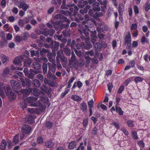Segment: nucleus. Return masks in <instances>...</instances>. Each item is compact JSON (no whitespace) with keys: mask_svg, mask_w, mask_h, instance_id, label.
<instances>
[{"mask_svg":"<svg viewBox=\"0 0 150 150\" xmlns=\"http://www.w3.org/2000/svg\"><path fill=\"white\" fill-rule=\"evenodd\" d=\"M38 98L33 96L29 97L25 99V102L30 103L31 106H38L43 105L48 103V98L45 96H41L40 100L35 103Z\"/></svg>","mask_w":150,"mask_h":150,"instance_id":"nucleus-1","label":"nucleus"},{"mask_svg":"<svg viewBox=\"0 0 150 150\" xmlns=\"http://www.w3.org/2000/svg\"><path fill=\"white\" fill-rule=\"evenodd\" d=\"M19 94H20L22 93L24 97L27 96H28L30 92H33V95L35 96H38L39 94V91L37 88H33L32 89L31 88H28V89H22L21 92H19L18 91H16Z\"/></svg>","mask_w":150,"mask_h":150,"instance_id":"nucleus-2","label":"nucleus"},{"mask_svg":"<svg viewBox=\"0 0 150 150\" xmlns=\"http://www.w3.org/2000/svg\"><path fill=\"white\" fill-rule=\"evenodd\" d=\"M62 14H58L56 15L54 17V19H60L62 20L61 22H67L69 23L70 22V21L66 17L63 16V14L67 16H69L70 14V12L67 11L61 10L60 11Z\"/></svg>","mask_w":150,"mask_h":150,"instance_id":"nucleus-3","label":"nucleus"},{"mask_svg":"<svg viewBox=\"0 0 150 150\" xmlns=\"http://www.w3.org/2000/svg\"><path fill=\"white\" fill-rule=\"evenodd\" d=\"M6 93L7 95L11 100H14L16 98V96L13 92L11 91V88L8 86L7 87V90L6 91Z\"/></svg>","mask_w":150,"mask_h":150,"instance_id":"nucleus-4","label":"nucleus"},{"mask_svg":"<svg viewBox=\"0 0 150 150\" xmlns=\"http://www.w3.org/2000/svg\"><path fill=\"white\" fill-rule=\"evenodd\" d=\"M86 30H87L86 29V28H84L83 29V33L86 35V36L87 37L86 39L87 40H86V39H85V40L86 42H87V41L88 40V41H89V37L88 36V33L87 31H86ZM86 42V49H89L90 48H91L92 47V45L91 43L90 42Z\"/></svg>","mask_w":150,"mask_h":150,"instance_id":"nucleus-5","label":"nucleus"},{"mask_svg":"<svg viewBox=\"0 0 150 150\" xmlns=\"http://www.w3.org/2000/svg\"><path fill=\"white\" fill-rule=\"evenodd\" d=\"M21 131L23 134H29L32 131L31 127L28 125H25L22 126Z\"/></svg>","mask_w":150,"mask_h":150,"instance_id":"nucleus-6","label":"nucleus"},{"mask_svg":"<svg viewBox=\"0 0 150 150\" xmlns=\"http://www.w3.org/2000/svg\"><path fill=\"white\" fill-rule=\"evenodd\" d=\"M10 83L12 87L15 89H19L21 88V86L19 83L18 82H16L15 80H11Z\"/></svg>","mask_w":150,"mask_h":150,"instance_id":"nucleus-7","label":"nucleus"},{"mask_svg":"<svg viewBox=\"0 0 150 150\" xmlns=\"http://www.w3.org/2000/svg\"><path fill=\"white\" fill-rule=\"evenodd\" d=\"M18 6L20 8H22L25 11H26L29 6L24 1H21L20 3L18 5Z\"/></svg>","mask_w":150,"mask_h":150,"instance_id":"nucleus-8","label":"nucleus"},{"mask_svg":"<svg viewBox=\"0 0 150 150\" xmlns=\"http://www.w3.org/2000/svg\"><path fill=\"white\" fill-rule=\"evenodd\" d=\"M47 64L48 66L49 71L54 73L56 71V64L53 62H52V64L48 62Z\"/></svg>","mask_w":150,"mask_h":150,"instance_id":"nucleus-9","label":"nucleus"},{"mask_svg":"<svg viewBox=\"0 0 150 150\" xmlns=\"http://www.w3.org/2000/svg\"><path fill=\"white\" fill-rule=\"evenodd\" d=\"M5 89V86L4 85L3 83L0 82V95L2 98L5 97L4 91Z\"/></svg>","mask_w":150,"mask_h":150,"instance_id":"nucleus-10","label":"nucleus"},{"mask_svg":"<svg viewBox=\"0 0 150 150\" xmlns=\"http://www.w3.org/2000/svg\"><path fill=\"white\" fill-rule=\"evenodd\" d=\"M35 32L36 34L38 35H40L42 34L45 36H47L49 33L48 29H45L44 31L40 30L38 29H36L35 30Z\"/></svg>","mask_w":150,"mask_h":150,"instance_id":"nucleus-11","label":"nucleus"},{"mask_svg":"<svg viewBox=\"0 0 150 150\" xmlns=\"http://www.w3.org/2000/svg\"><path fill=\"white\" fill-rule=\"evenodd\" d=\"M21 80L22 86H25L26 84L28 86H30L31 85V81L27 78H25V80L23 78H21Z\"/></svg>","mask_w":150,"mask_h":150,"instance_id":"nucleus-12","label":"nucleus"},{"mask_svg":"<svg viewBox=\"0 0 150 150\" xmlns=\"http://www.w3.org/2000/svg\"><path fill=\"white\" fill-rule=\"evenodd\" d=\"M76 57L73 51L71 53V56L70 59H69V64L70 67H73V64L76 62Z\"/></svg>","mask_w":150,"mask_h":150,"instance_id":"nucleus-13","label":"nucleus"},{"mask_svg":"<svg viewBox=\"0 0 150 150\" xmlns=\"http://www.w3.org/2000/svg\"><path fill=\"white\" fill-rule=\"evenodd\" d=\"M23 57L21 56L16 57L14 60V63L17 65H20L21 61L23 60Z\"/></svg>","mask_w":150,"mask_h":150,"instance_id":"nucleus-14","label":"nucleus"},{"mask_svg":"<svg viewBox=\"0 0 150 150\" xmlns=\"http://www.w3.org/2000/svg\"><path fill=\"white\" fill-rule=\"evenodd\" d=\"M0 57L2 62L4 64H6L7 62L9 60L8 57L3 54H0Z\"/></svg>","mask_w":150,"mask_h":150,"instance_id":"nucleus-15","label":"nucleus"},{"mask_svg":"<svg viewBox=\"0 0 150 150\" xmlns=\"http://www.w3.org/2000/svg\"><path fill=\"white\" fill-rule=\"evenodd\" d=\"M131 36L129 32L126 33V35L125 38V41L126 44L131 42Z\"/></svg>","mask_w":150,"mask_h":150,"instance_id":"nucleus-16","label":"nucleus"},{"mask_svg":"<svg viewBox=\"0 0 150 150\" xmlns=\"http://www.w3.org/2000/svg\"><path fill=\"white\" fill-rule=\"evenodd\" d=\"M80 108L81 110L84 113L86 112L87 110V107L86 104L84 103H81L80 104Z\"/></svg>","mask_w":150,"mask_h":150,"instance_id":"nucleus-17","label":"nucleus"},{"mask_svg":"<svg viewBox=\"0 0 150 150\" xmlns=\"http://www.w3.org/2000/svg\"><path fill=\"white\" fill-rule=\"evenodd\" d=\"M93 10L94 11H100V8L99 7L100 4L98 2H95L93 4Z\"/></svg>","mask_w":150,"mask_h":150,"instance_id":"nucleus-18","label":"nucleus"},{"mask_svg":"<svg viewBox=\"0 0 150 150\" xmlns=\"http://www.w3.org/2000/svg\"><path fill=\"white\" fill-rule=\"evenodd\" d=\"M124 5L122 3H120L119 5L118 12L120 15H121L124 10Z\"/></svg>","mask_w":150,"mask_h":150,"instance_id":"nucleus-19","label":"nucleus"},{"mask_svg":"<svg viewBox=\"0 0 150 150\" xmlns=\"http://www.w3.org/2000/svg\"><path fill=\"white\" fill-rule=\"evenodd\" d=\"M92 32V34L91 35V41L92 43L94 44L96 41V39L97 38V37L96 35V31Z\"/></svg>","mask_w":150,"mask_h":150,"instance_id":"nucleus-20","label":"nucleus"},{"mask_svg":"<svg viewBox=\"0 0 150 150\" xmlns=\"http://www.w3.org/2000/svg\"><path fill=\"white\" fill-rule=\"evenodd\" d=\"M76 145V142L75 141H72L69 143L68 148L70 149H73L75 148Z\"/></svg>","mask_w":150,"mask_h":150,"instance_id":"nucleus-21","label":"nucleus"},{"mask_svg":"<svg viewBox=\"0 0 150 150\" xmlns=\"http://www.w3.org/2000/svg\"><path fill=\"white\" fill-rule=\"evenodd\" d=\"M59 43L56 41H53L51 43V46L52 48L57 50L59 47Z\"/></svg>","mask_w":150,"mask_h":150,"instance_id":"nucleus-22","label":"nucleus"},{"mask_svg":"<svg viewBox=\"0 0 150 150\" xmlns=\"http://www.w3.org/2000/svg\"><path fill=\"white\" fill-rule=\"evenodd\" d=\"M10 72V69L8 67H6L3 70L2 73V76L5 77Z\"/></svg>","mask_w":150,"mask_h":150,"instance_id":"nucleus-23","label":"nucleus"},{"mask_svg":"<svg viewBox=\"0 0 150 150\" xmlns=\"http://www.w3.org/2000/svg\"><path fill=\"white\" fill-rule=\"evenodd\" d=\"M54 143L52 140L47 141L45 142V145L47 148H50L52 147Z\"/></svg>","mask_w":150,"mask_h":150,"instance_id":"nucleus-24","label":"nucleus"},{"mask_svg":"<svg viewBox=\"0 0 150 150\" xmlns=\"http://www.w3.org/2000/svg\"><path fill=\"white\" fill-rule=\"evenodd\" d=\"M28 22V20H26L25 22H24V20L20 19L19 20L18 23L20 27H22L24 26L25 23H27Z\"/></svg>","mask_w":150,"mask_h":150,"instance_id":"nucleus-25","label":"nucleus"},{"mask_svg":"<svg viewBox=\"0 0 150 150\" xmlns=\"http://www.w3.org/2000/svg\"><path fill=\"white\" fill-rule=\"evenodd\" d=\"M6 146L7 143L6 141L4 139H3L1 142L0 148L2 150H4L6 148Z\"/></svg>","mask_w":150,"mask_h":150,"instance_id":"nucleus-26","label":"nucleus"},{"mask_svg":"<svg viewBox=\"0 0 150 150\" xmlns=\"http://www.w3.org/2000/svg\"><path fill=\"white\" fill-rule=\"evenodd\" d=\"M32 62V60L30 58H28L24 62V65L27 67H29Z\"/></svg>","mask_w":150,"mask_h":150,"instance_id":"nucleus-27","label":"nucleus"},{"mask_svg":"<svg viewBox=\"0 0 150 150\" xmlns=\"http://www.w3.org/2000/svg\"><path fill=\"white\" fill-rule=\"evenodd\" d=\"M87 23H88V24L89 23H90V25H84V28H86V29L87 30H89L88 28H92L93 27V23H94V22L91 21H88Z\"/></svg>","mask_w":150,"mask_h":150,"instance_id":"nucleus-28","label":"nucleus"},{"mask_svg":"<svg viewBox=\"0 0 150 150\" xmlns=\"http://www.w3.org/2000/svg\"><path fill=\"white\" fill-rule=\"evenodd\" d=\"M33 68L36 70H39L41 67L40 64L38 62H33Z\"/></svg>","mask_w":150,"mask_h":150,"instance_id":"nucleus-29","label":"nucleus"},{"mask_svg":"<svg viewBox=\"0 0 150 150\" xmlns=\"http://www.w3.org/2000/svg\"><path fill=\"white\" fill-rule=\"evenodd\" d=\"M22 36V40H25L28 39L30 36V35L29 33L27 32H24Z\"/></svg>","mask_w":150,"mask_h":150,"instance_id":"nucleus-30","label":"nucleus"},{"mask_svg":"<svg viewBox=\"0 0 150 150\" xmlns=\"http://www.w3.org/2000/svg\"><path fill=\"white\" fill-rule=\"evenodd\" d=\"M32 83L33 86L36 87H38L40 85V81L37 79H34Z\"/></svg>","mask_w":150,"mask_h":150,"instance_id":"nucleus-31","label":"nucleus"},{"mask_svg":"<svg viewBox=\"0 0 150 150\" xmlns=\"http://www.w3.org/2000/svg\"><path fill=\"white\" fill-rule=\"evenodd\" d=\"M71 98L74 101L77 102L80 101L81 100V98L79 96L76 95H72L71 97Z\"/></svg>","mask_w":150,"mask_h":150,"instance_id":"nucleus-32","label":"nucleus"},{"mask_svg":"<svg viewBox=\"0 0 150 150\" xmlns=\"http://www.w3.org/2000/svg\"><path fill=\"white\" fill-rule=\"evenodd\" d=\"M47 56L49 59L50 62H54V60L52 54L51 53L48 52L47 55Z\"/></svg>","mask_w":150,"mask_h":150,"instance_id":"nucleus-33","label":"nucleus"},{"mask_svg":"<svg viewBox=\"0 0 150 150\" xmlns=\"http://www.w3.org/2000/svg\"><path fill=\"white\" fill-rule=\"evenodd\" d=\"M11 69L12 71H14L16 70L22 71L23 69V68L20 67H14L13 65H12L11 66Z\"/></svg>","mask_w":150,"mask_h":150,"instance_id":"nucleus-34","label":"nucleus"},{"mask_svg":"<svg viewBox=\"0 0 150 150\" xmlns=\"http://www.w3.org/2000/svg\"><path fill=\"white\" fill-rule=\"evenodd\" d=\"M116 110L117 112H118L119 115H122L123 114V112L120 107H118L116 105L115 107Z\"/></svg>","mask_w":150,"mask_h":150,"instance_id":"nucleus-35","label":"nucleus"},{"mask_svg":"<svg viewBox=\"0 0 150 150\" xmlns=\"http://www.w3.org/2000/svg\"><path fill=\"white\" fill-rule=\"evenodd\" d=\"M43 72L44 74H46L47 70V65L45 63H43L42 66Z\"/></svg>","mask_w":150,"mask_h":150,"instance_id":"nucleus-36","label":"nucleus"},{"mask_svg":"<svg viewBox=\"0 0 150 150\" xmlns=\"http://www.w3.org/2000/svg\"><path fill=\"white\" fill-rule=\"evenodd\" d=\"M97 1L100 3L101 5H103V6H104L105 8H107V4L108 3L107 1L105 0L103 1H100L99 0H97Z\"/></svg>","mask_w":150,"mask_h":150,"instance_id":"nucleus-37","label":"nucleus"},{"mask_svg":"<svg viewBox=\"0 0 150 150\" xmlns=\"http://www.w3.org/2000/svg\"><path fill=\"white\" fill-rule=\"evenodd\" d=\"M18 134H17L15 136L13 139V142L15 144H16L18 142Z\"/></svg>","mask_w":150,"mask_h":150,"instance_id":"nucleus-38","label":"nucleus"},{"mask_svg":"<svg viewBox=\"0 0 150 150\" xmlns=\"http://www.w3.org/2000/svg\"><path fill=\"white\" fill-rule=\"evenodd\" d=\"M53 125V123L50 121H48L46 122V127L48 129L51 128Z\"/></svg>","mask_w":150,"mask_h":150,"instance_id":"nucleus-39","label":"nucleus"},{"mask_svg":"<svg viewBox=\"0 0 150 150\" xmlns=\"http://www.w3.org/2000/svg\"><path fill=\"white\" fill-rule=\"evenodd\" d=\"M143 79L139 76H137L134 79V81L136 83H139L142 81Z\"/></svg>","mask_w":150,"mask_h":150,"instance_id":"nucleus-40","label":"nucleus"},{"mask_svg":"<svg viewBox=\"0 0 150 150\" xmlns=\"http://www.w3.org/2000/svg\"><path fill=\"white\" fill-rule=\"evenodd\" d=\"M88 120L87 118H85L83 120V126L84 127H86L87 126L88 124Z\"/></svg>","mask_w":150,"mask_h":150,"instance_id":"nucleus-41","label":"nucleus"},{"mask_svg":"<svg viewBox=\"0 0 150 150\" xmlns=\"http://www.w3.org/2000/svg\"><path fill=\"white\" fill-rule=\"evenodd\" d=\"M69 89L67 88H66L65 89V91L62 92L61 95V97H64L69 92Z\"/></svg>","mask_w":150,"mask_h":150,"instance_id":"nucleus-42","label":"nucleus"},{"mask_svg":"<svg viewBox=\"0 0 150 150\" xmlns=\"http://www.w3.org/2000/svg\"><path fill=\"white\" fill-rule=\"evenodd\" d=\"M145 11H147L150 9V4L146 2L145 5Z\"/></svg>","mask_w":150,"mask_h":150,"instance_id":"nucleus-43","label":"nucleus"},{"mask_svg":"<svg viewBox=\"0 0 150 150\" xmlns=\"http://www.w3.org/2000/svg\"><path fill=\"white\" fill-rule=\"evenodd\" d=\"M78 63L80 66H82L84 65L85 61L83 59L81 58L79 60Z\"/></svg>","mask_w":150,"mask_h":150,"instance_id":"nucleus-44","label":"nucleus"},{"mask_svg":"<svg viewBox=\"0 0 150 150\" xmlns=\"http://www.w3.org/2000/svg\"><path fill=\"white\" fill-rule=\"evenodd\" d=\"M27 121H29V123H33V119L32 115H29L27 119Z\"/></svg>","mask_w":150,"mask_h":150,"instance_id":"nucleus-45","label":"nucleus"},{"mask_svg":"<svg viewBox=\"0 0 150 150\" xmlns=\"http://www.w3.org/2000/svg\"><path fill=\"white\" fill-rule=\"evenodd\" d=\"M15 39L16 41L18 42H20L21 41L23 40L22 36H16L15 38Z\"/></svg>","mask_w":150,"mask_h":150,"instance_id":"nucleus-46","label":"nucleus"},{"mask_svg":"<svg viewBox=\"0 0 150 150\" xmlns=\"http://www.w3.org/2000/svg\"><path fill=\"white\" fill-rule=\"evenodd\" d=\"M20 106L21 108L24 110L27 107V104L25 103V102H22L20 103Z\"/></svg>","mask_w":150,"mask_h":150,"instance_id":"nucleus-47","label":"nucleus"},{"mask_svg":"<svg viewBox=\"0 0 150 150\" xmlns=\"http://www.w3.org/2000/svg\"><path fill=\"white\" fill-rule=\"evenodd\" d=\"M85 18L86 21H83L82 22V24L83 25L87 23V22L89 21V16L88 15H85Z\"/></svg>","mask_w":150,"mask_h":150,"instance_id":"nucleus-48","label":"nucleus"},{"mask_svg":"<svg viewBox=\"0 0 150 150\" xmlns=\"http://www.w3.org/2000/svg\"><path fill=\"white\" fill-rule=\"evenodd\" d=\"M78 17L79 18L78 19L77 17L75 18V20L77 22H79V20H81L83 19V17H81V16L80 14H78L77 15Z\"/></svg>","mask_w":150,"mask_h":150,"instance_id":"nucleus-49","label":"nucleus"},{"mask_svg":"<svg viewBox=\"0 0 150 150\" xmlns=\"http://www.w3.org/2000/svg\"><path fill=\"white\" fill-rule=\"evenodd\" d=\"M94 47L97 49H100L101 47V44L99 42L96 43L94 45Z\"/></svg>","mask_w":150,"mask_h":150,"instance_id":"nucleus-50","label":"nucleus"},{"mask_svg":"<svg viewBox=\"0 0 150 150\" xmlns=\"http://www.w3.org/2000/svg\"><path fill=\"white\" fill-rule=\"evenodd\" d=\"M37 142L38 144H42L43 142V139L41 137H39L37 139Z\"/></svg>","mask_w":150,"mask_h":150,"instance_id":"nucleus-51","label":"nucleus"},{"mask_svg":"<svg viewBox=\"0 0 150 150\" xmlns=\"http://www.w3.org/2000/svg\"><path fill=\"white\" fill-rule=\"evenodd\" d=\"M88 105L89 108H92L93 105V101L92 99L91 100L88 102Z\"/></svg>","mask_w":150,"mask_h":150,"instance_id":"nucleus-52","label":"nucleus"},{"mask_svg":"<svg viewBox=\"0 0 150 150\" xmlns=\"http://www.w3.org/2000/svg\"><path fill=\"white\" fill-rule=\"evenodd\" d=\"M88 4V1H85L83 2V4L82 5H79L78 6L80 8H83L85 6L87 5Z\"/></svg>","mask_w":150,"mask_h":150,"instance_id":"nucleus-53","label":"nucleus"},{"mask_svg":"<svg viewBox=\"0 0 150 150\" xmlns=\"http://www.w3.org/2000/svg\"><path fill=\"white\" fill-rule=\"evenodd\" d=\"M137 28V24L136 23H133L132 24L131 29V30H135Z\"/></svg>","mask_w":150,"mask_h":150,"instance_id":"nucleus-54","label":"nucleus"},{"mask_svg":"<svg viewBox=\"0 0 150 150\" xmlns=\"http://www.w3.org/2000/svg\"><path fill=\"white\" fill-rule=\"evenodd\" d=\"M97 132V128L96 127H94L92 130V133L93 135H96Z\"/></svg>","mask_w":150,"mask_h":150,"instance_id":"nucleus-55","label":"nucleus"},{"mask_svg":"<svg viewBox=\"0 0 150 150\" xmlns=\"http://www.w3.org/2000/svg\"><path fill=\"white\" fill-rule=\"evenodd\" d=\"M99 105L100 104L99 103L97 105V107L98 108H99L100 106L102 109L104 110H105L106 109L107 107L105 105L103 104H101L100 106Z\"/></svg>","mask_w":150,"mask_h":150,"instance_id":"nucleus-56","label":"nucleus"},{"mask_svg":"<svg viewBox=\"0 0 150 150\" xmlns=\"http://www.w3.org/2000/svg\"><path fill=\"white\" fill-rule=\"evenodd\" d=\"M124 87L123 86H121L118 89L117 93L119 94L121 93L124 90Z\"/></svg>","mask_w":150,"mask_h":150,"instance_id":"nucleus-57","label":"nucleus"},{"mask_svg":"<svg viewBox=\"0 0 150 150\" xmlns=\"http://www.w3.org/2000/svg\"><path fill=\"white\" fill-rule=\"evenodd\" d=\"M138 144L140 147H144V144L142 141H139L138 142Z\"/></svg>","mask_w":150,"mask_h":150,"instance_id":"nucleus-58","label":"nucleus"},{"mask_svg":"<svg viewBox=\"0 0 150 150\" xmlns=\"http://www.w3.org/2000/svg\"><path fill=\"white\" fill-rule=\"evenodd\" d=\"M148 41V39L145 38V36H143L141 39V42L143 44H144Z\"/></svg>","mask_w":150,"mask_h":150,"instance_id":"nucleus-59","label":"nucleus"},{"mask_svg":"<svg viewBox=\"0 0 150 150\" xmlns=\"http://www.w3.org/2000/svg\"><path fill=\"white\" fill-rule=\"evenodd\" d=\"M45 24L42 23L39 25V27L40 28L41 30H42L44 31V30H45V29H47V28H45Z\"/></svg>","mask_w":150,"mask_h":150,"instance_id":"nucleus-60","label":"nucleus"},{"mask_svg":"<svg viewBox=\"0 0 150 150\" xmlns=\"http://www.w3.org/2000/svg\"><path fill=\"white\" fill-rule=\"evenodd\" d=\"M94 53V52L93 50H91V51H89L86 52V55H89L91 56L92 57Z\"/></svg>","mask_w":150,"mask_h":150,"instance_id":"nucleus-61","label":"nucleus"},{"mask_svg":"<svg viewBox=\"0 0 150 150\" xmlns=\"http://www.w3.org/2000/svg\"><path fill=\"white\" fill-rule=\"evenodd\" d=\"M132 135L133 138L134 139H137L138 138L137 133L136 131H134L132 132Z\"/></svg>","mask_w":150,"mask_h":150,"instance_id":"nucleus-62","label":"nucleus"},{"mask_svg":"<svg viewBox=\"0 0 150 150\" xmlns=\"http://www.w3.org/2000/svg\"><path fill=\"white\" fill-rule=\"evenodd\" d=\"M65 52L67 56H69L71 54V50L67 48L65 49Z\"/></svg>","mask_w":150,"mask_h":150,"instance_id":"nucleus-63","label":"nucleus"},{"mask_svg":"<svg viewBox=\"0 0 150 150\" xmlns=\"http://www.w3.org/2000/svg\"><path fill=\"white\" fill-rule=\"evenodd\" d=\"M37 78L41 81H43L44 79L43 76L41 74H39L37 75Z\"/></svg>","mask_w":150,"mask_h":150,"instance_id":"nucleus-64","label":"nucleus"}]
</instances>
